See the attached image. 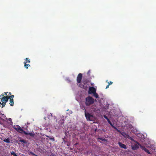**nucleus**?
Segmentation results:
<instances>
[{
  "mask_svg": "<svg viewBox=\"0 0 156 156\" xmlns=\"http://www.w3.org/2000/svg\"><path fill=\"white\" fill-rule=\"evenodd\" d=\"M90 70H88V72L87 73V74L88 76H90Z\"/></svg>",
  "mask_w": 156,
  "mask_h": 156,
  "instance_id": "27",
  "label": "nucleus"
},
{
  "mask_svg": "<svg viewBox=\"0 0 156 156\" xmlns=\"http://www.w3.org/2000/svg\"><path fill=\"white\" fill-rule=\"evenodd\" d=\"M23 63L25 67L27 69L29 66H30L29 63H28V64H27L26 62H24Z\"/></svg>",
  "mask_w": 156,
  "mask_h": 156,
  "instance_id": "15",
  "label": "nucleus"
},
{
  "mask_svg": "<svg viewBox=\"0 0 156 156\" xmlns=\"http://www.w3.org/2000/svg\"><path fill=\"white\" fill-rule=\"evenodd\" d=\"M82 74L81 73H79L77 77V83L80 84L81 83L82 78Z\"/></svg>",
  "mask_w": 156,
  "mask_h": 156,
  "instance_id": "4",
  "label": "nucleus"
},
{
  "mask_svg": "<svg viewBox=\"0 0 156 156\" xmlns=\"http://www.w3.org/2000/svg\"><path fill=\"white\" fill-rule=\"evenodd\" d=\"M8 93V92H4L3 93H2V94H4V95H7V93Z\"/></svg>",
  "mask_w": 156,
  "mask_h": 156,
  "instance_id": "31",
  "label": "nucleus"
},
{
  "mask_svg": "<svg viewBox=\"0 0 156 156\" xmlns=\"http://www.w3.org/2000/svg\"><path fill=\"white\" fill-rule=\"evenodd\" d=\"M9 121H10L11 122V121H12V119H11V118H9Z\"/></svg>",
  "mask_w": 156,
  "mask_h": 156,
  "instance_id": "36",
  "label": "nucleus"
},
{
  "mask_svg": "<svg viewBox=\"0 0 156 156\" xmlns=\"http://www.w3.org/2000/svg\"><path fill=\"white\" fill-rule=\"evenodd\" d=\"M96 92V89L93 87H90L88 92V94H92L95 93Z\"/></svg>",
  "mask_w": 156,
  "mask_h": 156,
  "instance_id": "6",
  "label": "nucleus"
},
{
  "mask_svg": "<svg viewBox=\"0 0 156 156\" xmlns=\"http://www.w3.org/2000/svg\"><path fill=\"white\" fill-rule=\"evenodd\" d=\"M10 103L9 104H10L11 106H13L14 105V101L13 99H10L9 100Z\"/></svg>",
  "mask_w": 156,
  "mask_h": 156,
  "instance_id": "14",
  "label": "nucleus"
},
{
  "mask_svg": "<svg viewBox=\"0 0 156 156\" xmlns=\"http://www.w3.org/2000/svg\"><path fill=\"white\" fill-rule=\"evenodd\" d=\"M20 142L23 143V144H26L27 143L26 140L22 139L21 137H20L18 138Z\"/></svg>",
  "mask_w": 156,
  "mask_h": 156,
  "instance_id": "13",
  "label": "nucleus"
},
{
  "mask_svg": "<svg viewBox=\"0 0 156 156\" xmlns=\"http://www.w3.org/2000/svg\"><path fill=\"white\" fill-rule=\"evenodd\" d=\"M64 120L63 119H62L59 120V123L60 125H62L64 123Z\"/></svg>",
  "mask_w": 156,
  "mask_h": 156,
  "instance_id": "16",
  "label": "nucleus"
},
{
  "mask_svg": "<svg viewBox=\"0 0 156 156\" xmlns=\"http://www.w3.org/2000/svg\"><path fill=\"white\" fill-rule=\"evenodd\" d=\"M11 93H10V92L9 93V94L8 95H7V96H11Z\"/></svg>",
  "mask_w": 156,
  "mask_h": 156,
  "instance_id": "35",
  "label": "nucleus"
},
{
  "mask_svg": "<svg viewBox=\"0 0 156 156\" xmlns=\"http://www.w3.org/2000/svg\"><path fill=\"white\" fill-rule=\"evenodd\" d=\"M94 102V99L91 97L89 96L86 98L85 104L87 106H89Z\"/></svg>",
  "mask_w": 156,
  "mask_h": 156,
  "instance_id": "2",
  "label": "nucleus"
},
{
  "mask_svg": "<svg viewBox=\"0 0 156 156\" xmlns=\"http://www.w3.org/2000/svg\"><path fill=\"white\" fill-rule=\"evenodd\" d=\"M88 83L87 80V79H83L82 81V83L79 84V87L82 88H85V85Z\"/></svg>",
  "mask_w": 156,
  "mask_h": 156,
  "instance_id": "3",
  "label": "nucleus"
},
{
  "mask_svg": "<svg viewBox=\"0 0 156 156\" xmlns=\"http://www.w3.org/2000/svg\"><path fill=\"white\" fill-rule=\"evenodd\" d=\"M24 134L26 135H29L32 137H34L35 136V134L34 133H27L26 132H24Z\"/></svg>",
  "mask_w": 156,
  "mask_h": 156,
  "instance_id": "11",
  "label": "nucleus"
},
{
  "mask_svg": "<svg viewBox=\"0 0 156 156\" xmlns=\"http://www.w3.org/2000/svg\"><path fill=\"white\" fill-rule=\"evenodd\" d=\"M6 103L5 102H2V103L1 105H2V108H3V107H4L5 106V105L6 104Z\"/></svg>",
  "mask_w": 156,
  "mask_h": 156,
  "instance_id": "22",
  "label": "nucleus"
},
{
  "mask_svg": "<svg viewBox=\"0 0 156 156\" xmlns=\"http://www.w3.org/2000/svg\"><path fill=\"white\" fill-rule=\"evenodd\" d=\"M104 117L105 119L107 120V121L109 119L108 118L107 116L106 115H104Z\"/></svg>",
  "mask_w": 156,
  "mask_h": 156,
  "instance_id": "26",
  "label": "nucleus"
},
{
  "mask_svg": "<svg viewBox=\"0 0 156 156\" xmlns=\"http://www.w3.org/2000/svg\"><path fill=\"white\" fill-rule=\"evenodd\" d=\"M146 152L148 154H151V153L147 149L146 151Z\"/></svg>",
  "mask_w": 156,
  "mask_h": 156,
  "instance_id": "28",
  "label": "nucleus"
},
{
  "mask_svg": "<svg viewBox=\"0 0 156 156\" xmlns=\"http://www.w3.org/2000/svg\"><path fill=\"white\" fill-rule=\"evenodd\" d=\"M50 140H52L53 141H54L55 140L54 138H51L50 137L47 136Z\"/></svg>",
  "mask_w": 156,
  "mask_h": 156,
  "instance_id": "25",
  "label": "nucleus"
},
{
  "mask_svg": "<svg viewBox=\"0 0 156 156\" xmlns=\"http://www.w3.org/2000/svg\"><path fill=\"white\" fill-rule=\"evenodd\" d=\"M1 104H2V103H1V102H0V107L1 106Z\"/></svg>",
  "mask_w": 156,
  "mask_h": 156,
  "instance_id": "37",
  "label": "nucleus"
},
{
  "mask_svg": "<svg viewBox=\"0 0 156 156\" xmlns=\"http://www.w3.org/2000/svg\"><path fill=\"white\" fill-rule=\"evenodd\" d=\"M108 85H110L112 84L113 83V82L112 81H110L109 82H108Z\"/></svg>",
  "mask_w": 156,
  "mask_h": 156,
  "instance_id": "29",
  "label": "nucleus"
},
{
  "mask_svg": "<svg viewBox=\"0 0 156 156\" xmlns=\"http://www.w3.org/2000/svg\"><path fill=\"white\" fill-rule=\"evenodd\" d=\"M137 142H136V144H135L133 145L132 146V149L133 150H136L139 148V145H138L137 143Z\"/></svg>",
  "mask_w": 156,
  "mask_h": 156,
  "instance_id": "8",
  "label": "nucleus"
},
{
  "mask_svg": "<svg viewBox=\"0 0 156 156\" xmlns=\"http://www.w3.org/2000/svg\"><path fill=\"white\" fill-rule=\"evenodd\" d=\"M109 85H107L106 86V89H107L109 87Z\"/></svg>",
  "mask_w": 156,
  "mask_h": 156,
  "instance_id": "34",
  "label": "nucleus"
},
{
  "mask_svg": "<svg viewBox=\"0 0 156 156\" xmlns=\"http://www.w3.org/2000/svg\"><path fill=\"white\" fill-rule=\"evenodd\" d=\"M28 154H29L30 155H34V156H38V155L35 154L32 151H30V152H29V153H28Z\"/></svg>",
  "mask_w": 156,
  "mask_h": 156,
  "instance_id": "19",
  "label": "nucleus"
},
{
  "mask_svg": "<svg viewBox=\"0 0 156 156\" xmlns=\"http://www.w3.org/2000/svg\"><path fill=\"white\" fill-rule=\"evenodd\" d=\"M16 130L18 132L20 133H24V130L22 129L18 125L16 126V127L15 128Z\"/></svg>",
  "mask_w": 156,
  "mask_h": 156,
  "instance_id": "5",
  "label": "nucleus"
},
{
  "mask_svg": "<svg viewBox=\"0 0 156 156\" xmlns=\"http://www.w3.org/2000/svg\"><path fill=\"white\" fill-rule=\"evenodd\" d=\"M108 123L111 125V126L112 127L116 129L118 132H120V130L118 129L116 127H115L112 124L111 122L110 121L109 119L107 121Z\"/></svg>",
  "mask_w": 156,
  "mask_h": 156,
  "instance_id": "10",
  "label": "nucleus"
},
{
  "mask_svg": "<svg viewBox=\"0 0 156 156\" xmlns=\"http://www.w3.org/2000/svg\"><path fill=\"white\" fill-rule=\"evenodd\" d=\"M11 154V155H13L14 156H18L17 155L14 151L12 152Z\"/></svg>",
  "mask_w": 156,
  "mask_h": 156,
  "instance_id": "23",
  "label": "nucleus"
},
{
  "mask_svg": "<svg viewBox=\"0 0 156 156\" xmlns=\"http://www.w3.org/2000/svg\"><path fill=\"white\" fill-rule=\"evenodd\" d=\"M97 139H98V140H102V141H105V142H107V140L106 139H103V138H101V137H98V138Z\"/></svg>",
  "mask_w": 156,
  "mask_h": 156,
  "instance_id": "17",
  "label": "nucleus"
},
{
  "mask_svg": "<svg viewBox=\"0 0 156 156\" xmlns=\"http://www.w3.org/2000/svg\"><path fill=\"white\" fill-rule=\"evenodd\" d=\"M67 80L68 82V83H70L71 82V80H70L69 79V78L67 79Z\"/></svg>",
  "mask_w": 156,
  "mask_h": 156,
  "instance_id": "30",
  "label": "nucleus"
},
{
  "mask_svg": "<svg viewBox=\"0 0 156 156\" xmlns=\"http://www.w3.org/2000/svg\"><path fill=\"white\" fill-rule=\"evenodd\" d=\"M98 141V142H100V143H102V142H101V141Z\"/></svg>",
  "mask_w": 156,
  "mask_h": 156,
  "instance_id": "39",
  "label": "nucleus"
},
{
  "mask_svg": "<svg viewBox=\"0 0 156 156\" xmlns=\"http://www.w3.org/2000/svg\"><path fill=\"white\" fill-rule=\"evenodd\" d=\"M27 124H28V125H29L30 124V123L27 122Z\"/></svg>",
  "mask_w": 156,
  "mask_h": 156,
  "instance_id": "38",
  "label": "nucleus"
},
{
  "mask_svg": "<svg viewBox=\"0 0 156 156\" xmlns=\"http://www.w3.org/2000/svg\"><path fill=\"white\" fill-rule=\"evenodd\" d=\"M92 109L93 111L94 112H95V111H96V108H92Z\"/></svg>",
  "mask_w": 156,
  "mask_h": 156,
  "instance_id": "33",
  "label": "nucleus"
},
{
  "mask_svg": "<svg viewBox=\"0 0 156 156\" xmlns=\"http://www.w3.org/2000/svg\"><path fill=\"white\" fill-rule=\"evenodd\" d=\"M94 94V96L96 98H97L98 97V94L96 93V92L95 93H94L93 94Z\"/></svg>",
  "mask_w": 156,
  "mask_h": 156,
  "instance_id": "20",
  "label": "nucleus"
},
{
  "mask_svg": "<svg viewBox=\"0 0 156 156\" xmlns=\"http://www.w3.org/2000/svg\"><path fill=\"white\" fill-rule=\"evenodd\" d=\"M14 97V95H12L10 96H9V99H13V98Z\"/></svg>",
  "mask_w": 156,
  "mask_h": 156,
  "instance_id": "24",
  "label": "nucleus"
},
{
  "mask_svg": "<svg viewBox=\"0 0 156 156\" xmlns=\"http://www.w3.org/2000/svg\"><path fill=\"white\" fill-rule=\"evenodd\" d=\"M118 143L119 146L121 148H123L125 149H127V147H126V145L125 144H122L121 142H119Z\"/></svg>",
  "mask_w": 156,
  "mask_h": 156,
  "instance_id": "9",
  "label": "nucleus"
},
{
  "mask_svg": "<svg viewBox=\"0 0 156 156\" xmlns=\"http://www.w3.org/2000/svg\"><path fill=\"white\" fill-rule=\"evenodd\" d=\"M2 96H3V94H2L1 95H0V100L1 101Z\"/></svg>",
  "mask_w": 156,
  "mask_h": 156,
  "instance_id": "32",
  "label": "nucleus"
},
{
  "mask_svg": "<svg viewBox=\"0 0 156 156\" xmlns=\"http://www.w3.org/2000/svg\"><path fill=\"white\" fill-rule=\"evenodd\" d=\"M9 99V98L8 96H4V94H3V96H2V98L1 101L2 102H6L8 101Z\"/></svg>",
  "mask_w": 156,
  "mask_h": 156,
  "instance_id": "7",
  "label": "nucleus"
},
{
  "mask_svg": "<svg viewBox=\"0 0 156 156\" xmlns=\"http://www.w3.org/2000/svg\"><path fill=\"white\" fill-rule=\"evenodd\" d=\"M51 156H54L53 155H52Z\"/></svg>",
  "mask_w": 156,
  "mask_h": 156,
  "instance_id": "40",
  "label": "nucleus"
},
{
  "mask_svg": "<svg viewBox=\"0 0 156 156\" xmlns=\"http://www.w3.org/2000/svg\"><path fill=\"white\" fill-rule=\"evenodd\" d=\"M137 143L139 145L140 148L144 150L145 152L146 151L147 149L145 148V147L144 146H142L138 142H137Z\"/></svg>",
  "mask_w": 156,
  "mask_h": 156,
  "instance_id": "12",
  "label": "nucleus"
},
{
  "mask_svg": "<svg viewBox=\"0 0 156 156\" xmlns=\"http://www.w3.org/2000/svg\"><path fill=\"white\" fill-rule=\"evenodd\" d=\"M25 60L26 61V62H26V63H30V60L28 58H26Z\"/></svg>",
  "mask_w": 156,
  "mask_h": 156,
  "instance_id": "18",
  "label": "nucleus"
},
{
  "mask_svg": "<svg viewBox=\"0 0 156 156\" xmlns=\"http://www.w3.org/2000/svg\"><path fill=\"white\" fill-rule=\"evenodd\" d=\"M85 115L87 121H93L94 120V117L93 115H91L88 112H87L85 110Z\"/></svg>",
  "mask_w": 156,
  "mask_h": 156,
  "instance_id": "1",
  "label": "nucleus"
},
{
  "mask_svg": "<svg viewBox=\"0 0 156 156\" xmlns=\"http://www.w3.org/2000/svg\"><path fill=\"white\" fill-rule=\"evenodd\" d=\"M4 141L6 143H9L10 142L9 139V138H7L5 139Z\"/></svg>",
  "mask_w": 156,
  "mask_h": 156,
  "instance_id": "21",
  "label": "nucleus"
}]
</instances>
